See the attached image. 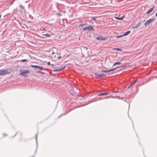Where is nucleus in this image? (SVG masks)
I'll use <instances>...</instances> for the list:
<instances>
[{"label": "nucleus", "instance_id": "nucleus-2", "mask_svg": "<svg viewBox=\"0 0 157 157\" xmlns=\"http://www.w3.org/2000/svg\"><path fill=\"white\" fill-rule=\"evenodd\" d=\"M155 20V19L154 18H151V19H150L148 20H147V21H146V22L144 23V25H145L146 26L147 25H148L149 24H150L151 23L153 22Z\"/></svg>", "mask_w": 157, "mask_h": 157}, {"label": "nucleus", "instance_id": "nucleus-24", "mask_svg": "<svg viewBox=\"0 0 157 157\" xmlns=\"http://www.w3.org/2000/svg\"><path fill=\"white\" fill-rule=\"evenodd\" d=\"M38 72L39 73H43V72H41V71H38Z\"/></svg>", "mask_w": 157, "mask_h": 157}, {"label": "nucleus", "instance_id": "nucleus-22", "mask_svg": "<svg viewBox=\"0 0 157 157\" xmlns=\"http://www.w3.org/2000/svg\"><path fill=\"white\" fill-rule=\"evenodd\" d=\"M115 49H116L117 50H119V51H121V49H119V48H116Z\"/></svg>", "mask_w": 157, "mask_h": 157}, {"label": "nucleus", "instance_id": "nucleus-13", "mask_svg": "<svg viewBox=\"0 0 157 157\" xmlns=\"http://www.w3.org/2000/svg\"><path fill=\"white\" fill-rule=\"evenodd\" d=\"M105 75L103 74H98L97 75V77H100L104 76Z\"/></svg>", "mask_w": 157, "mask_h": 157}, {"label": "nucleus", "instance_id": "nucleus-3", "mask_svg": "<svg viewBox=\"0 0 157 157\" xmlns=\"http://www.w3.org/2000/svg\"><path fill=\"white\" fill-rule=\"evenodd\" d=\"M29 72V71L28 70H21L20 71V74L25 76H27V75H26V74Z\"/></svg>", "mask_w": 157, "mask_h": 157}, {"label": "nucleus", "instance_id": "nucleus-12", "mask_svg": "<svg viewBox=\"0 0 157 157\" xmlns=\"http://www.w3.org/2000/svg\"><path fill=\"white\" fill-rule=\"evenodd\" d=\"M65 67H63V68H61V69H56V70H54V71H61L63 70L64 68Z\"/></svg>", "mask_w": 157, "mask_h": 157}, {"label": "nucleus", "instance_id": "nucleus-8", "mask_svg": "<svg viewBox=\"0 0 157 157\" xmlns=\"http://www.w3.org/2000/svg\"><path fill=\"white\" fill-rule=\"evenodd\" d=\"M140 23H141V22H139L136 25V26H133V27H132V28L133 29H136V28H137L140 25Z\"/></svg>", "mask_w": 157, "mask_h": 157}, {"label": "nucleus", "instance_id": "nucleus-10", "mask_svg": "<svg viewBox=\"0 0 157 157\" xmlns=\"http://www.w3.org/2000/svg\"><path fill=\"white\" fill-rule=\"evenodd\" d=\"M130 32V31H128L127 32H126L125 33H124V34L122 35V36H126L128 35Z\"/></svg>", "mask_w": 157, "mask_h": 157}, {"label": "nucleus", "instance_id": "nucleus-27", "mask_svg": "<svg viewBox=\"0 0 157 157\" xmlns=\"http://www.w3.org/2000/svg\"><path fill=\"white\" fill-rule=\"evenodd\" d=\"M43 30H45V29L44 28H43Z\"/></svg>", "mask_w": 157, "mask_h": 157}, {"label": "nucleus", "instance_id": "nucleus-1", "mask_svg": "<svg viewBox=\"0 0 157 157\" xmlns=\"http://www.w3.org/2000/svg\"><path fill=\"white\" fill-rule=\"evenodd\" d=\"M9 72H8L6 70H0V75H3L6 74H9Z\"/></svg>", "mask_w": 157, "mask_h": 157}, {"label": "nucleus", "instance_id": "nucleus-23", "mask_svg": "<svg viewBox=\"0 0 157 157\" xmlns=\"http://www.w3.org/2000/svg\"><path fill=\"white\" fill-rule=\"evenodd\" d=\"M47 64L48 65H49L50 64V63L49 62H48L47 63Z\"/></svg>", "mask_w": 157, "mask_h": 157}, {"label": "nucleus", "instance_id": "nucleus-17", "mask_svg": "<svg viewBox=\"0 0 157 157\" xmlns=\"http://www.w3.org/2000/svg\"><path fill=\"white\" fill-rule=\"evenodd\" d=\"M37 68H39L40 70H42L43 69V67H42L39 66H38V67Z\"/></svg>", "mask_w": 157, "mask_h": 157}, {"label": "nucleus", "instance_id": "nucleus-28", "mask_svg": "<svg viewBox=\"0 0 157 157\" xmlns=\"http://www.w3.org/2000/svg\"><path fill=\"white\" fill-rule=\"evenodd\" d=\"M51 65L53 66V64H51Z\"/></svg>", "mask_w": 157, "mask_h": 157}, {"label": "nucleus", "instance_id": "nucleus-15", "mask_svg": "<svg viewBox=\"0 0 157 157\" xmlns=\"http://www.w3.org/2000/svg\"><path fill=\"white\" fill-rule=\"evenodd\" d=\"M121 63L120 62H116L114 63V65L115 66L117 64H121Z\"/></svg>", "mask_w": 157, "mask_h": 157}, {"label": "nucleus", "instance_id": "nucleus-16", "mask_svg": "<svg viewBox=\"0 0 157 157\" xmlns=\"http://www.w3.org/2000/svg\"><path fill=\"white\" fill-rule=\"evenodd\" d=\"M31 67H36L37 68L38 67V66L36 65H31Z\"/></svg>", "mask_w": 157, "mask_h": 157}, {"label": "nucleus", "instance_id": "nucleus-5", "mask_svg": "<svg viewBox=\"0 0 157 157\" xmlns=\"http://www.w3.org/2000/svg\"><path fill=\"white\" fill-rule=\"evenodd\" d=\"M96 39L98 40H106V38L103 37L102 36H99L97 37Z\"/></svg>", "mask_w": 157, "mask_h": 157}, {"label": "nucleus", "instance_id": "nucleus-25", "mask_svg": "<svg viewBox=\"0 0 157 157\" xmlns=\"http://www.w3.org/2000/svg\"><path fill=\"white\" fill-rule=\"evenodd\" d=\"M109 98V97H105V98Z\"/></svg>", "mask_w": 157, "mask_h": 157}, {"label": "nucleus", "instance_id": "nucleus-26", "mask_svg": "<svg viewBox=\"0 0 157 157\" xmlns=\"http://www.w3.org/2000/svg\"><path fill=\"white\" fill-rule=\"evenodd\" d=\"M155 16L157 17V12L155 14Z\"/></svg>", "mask_w": 157, "mask_h": 157}, {"label": "nucleus", "instance_id": "nucleus-18", "mask_svg": "<svg viewBox=\"0 0 157 157\" xmlns=\"http://www.w3.org/2000/svg\"><path fill=\"white\" fill-rule=\"evenodd\" d=\"M27 60L25 59H22L20 60V62H25Z\"/></svg>", "mask_w": 157, "mask_h": 157}, {"label": "nucleus", "instance_id": "nucleus-14", "mask_svg": "<svg viewBox=\"0 0 157 157\" xmlns=\"http://www.w3.org/2000/svg\"><path fill=\"white\" fill-rule=\"evenodd\" d=\"M136 81H137V80H136V81H135V82H134L133 83H132L131 85H130V86H128V88H129V87H131L132 85H133V84H135V83L136 82Z\"/></svg>", "mask_w": 157, "mask_h": 157}, {"label": "nucleus", "instance_id": "nucleus-4", "mask_svg": "<svg viewBox=\"0 0 157 157\" xmlns=\"http://www.w3.org/2000/svg\"><path fill=\"white\" fill-rule=\"evenodd\" d=\"M86 29L89 30H93L94 29L93 27L92 26H89L85 28H84L83 29V30L85 31Z\"/></svg>", "mask_w": 157, "mask_h": 157}, {"label": "nucleus", "instance_id": "nucleus-20", "mask_svg": "<svg viewBox=\"0 0 157 157\" xmlns=\"http://www.w3.org/2000/svg\"><path fill=\"white\" fill-rule=\"evenodd\" d=\"M96 19V17H92V18H91L92 19H93L94 20H95Z\"/></svg>", "mask_w": 157, "mask_h": 157}, {"label": "nucleus", "instance_id": "nucleus-9", "mask_svg": "<svg viewBox=\"0 0 157 157\" xmlns=\"http://www.w3.org/2000/svg\"><path fill=\"white\" fill-rule=\"evenodd\" d=\"M115 18H116L117 19L122 20H123L124 18V16H123L121 17H115Z\"/></svg>", "mask_w": 157, "mask_h": 157}, {"label": "nucleus", "instance_id": "nucleus-11", "mask_svg": "<svg viewBox=\"0 0 157 157\" xmlns=\"http://www.w3.org/2000/svg\"><path fill=\"white\" fill-rule=\"evenodd\" d=\"M108 94H109L108 93H106L100 94H98V96H100L107 95Z\"/></svg>", "mask_w": 157, "mask_h": 157}, {"label": "nucleus", "instance_id": "nucleus-19", "mask_svg": "<svg viewBox=\"0 0 157 157\" xmlns=\"http://www.w3.org/2000/svg\"><path fill=\"white\" fill-rule=\"evenodd\" d=\"M122 36V35H120V36H116V37L117 38H120V37H121L122 36Z\"/></svg>", "mask_w": 157, "mask_h": 157}, {"label": "nucleus", "instance_id": "nucleus-7", "mask_svg": "<svg viewBox=\"0 0 157 157\" xmlns=\"http://www.w3.org/2000/svg\"><path fill=\"white\" fill-rule=\"evenodd\" d=\"M155 6H154L153 7L149 9L147 12V14H149L151 13L153 11L154 9V8Z\"/></svg>", "mask_w": 157, "mask_h": 157}, {"label": "nucleus", "instance_id": "nucleus-6", "mask_svg": "<svg viewBox=\"0 0 157 157\" xmlns=\"http://www.w3.org/2000/svg\"><path fill=\"white\" fill-rule=\"evenodd\" d=\"M117 67L114 68V69H111V70H103V71H102V72H105V73L108 72H109L112 71H113L116 69V68H119V67Z\"/></svg>", "mask_w": 157, "mask_h": 157}, {"label": "nucleus", "instance_id": "nucleus-21", "mask_svg": "<svg viewBox=\"0 0 157 157\" xmlns=\"http://www.w3.org/2000/svg\"><path fill=\"white\" fill-rule=\"evenodd\" d=\"M44 36H47L48 37H49L50 36V35L48 34H44Z\"/></svg>", "mask_w": 157, "mask_h": 157}]
</instances>
